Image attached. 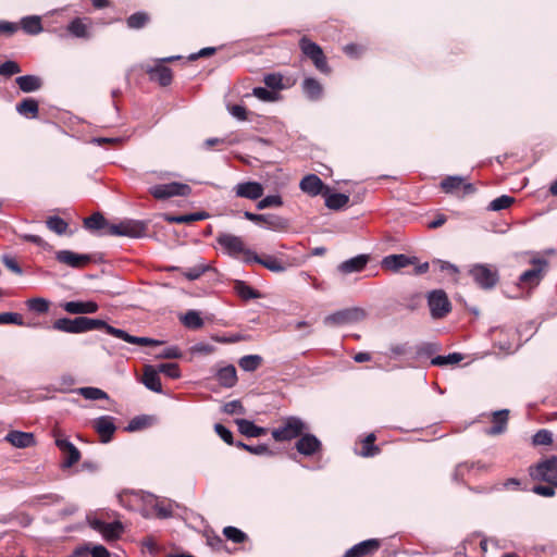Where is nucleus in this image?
Segmentation results:
<instances>
[{
  "label": "nucleus",
  "instance_id": "nucleus-58",
  "mask_svg": "<svg viewBox=\"0 0 557 557\" xmlns=\"http://www.w3.org/2000/svg\"><path fill=\"white\" fill-rule=\"evenodd\" d=\"M0 324H15L18 326H23L24 320L20 313L2 312V313H0Z\"/></svg>",
  "mask_w": 557,
  "mask_h": 557
},
{
  "label": "nucleus",
  "instance_id": "nucleus-14",
  "mask_svg": "<svg viewBox=\"0 0 557 557\" xmlns=\"http://www.w3.org/2000/svg\"><path fill=\"white\" fill-rule=\"evenodd\" d=\"M55 259L60 263L73 269H81L90 262L91 257L89 255L77 253L72 250H59L55 252Z\"/></svg>",
  "mask_w": 557,
  "mask_h": 557
},
{
  "label": "nucleus",
  "instance_id": "nucleus-19",
  "mask_svg": "<svg viewBox=\"0 0 557 557\" xmlns=\"http://www.w3.org/2000/svg\"><path fill=\"white\" fill-rule=\"evenodd\" d=\"M95 430L99 434L102 443H108L116 430L114 418L111 416H101L92 422Z\"/></svg>",
  "mask_w": 557,
  "mask_h": 557
},
{
  "label": "nucleus",
  "instance_id": "nucleus-54",
  "mask_svg": "<svg viewBox=\"0 0 557 557\" xmlns=\"http://www.w3.org/2000/svg\"><path fill=\"white\" fill-rule=\"evenodd\" d=\"M282 205L283 199L280 195H269L258 201L257 209L264 210L267 208L281 207Z\"/></svg>",
  "mask_w": 557,
  "mask_h": 557
},
{
  "label": "nucleus",
  "instance_id": "nucleus-59",
  "mask_svg": "<svg viewBox=\"0 0 557 557\" xmlns=\"http://www.w3.org/2000/svg\"><path fill=\"white\" fill-rule=\"evenodd\" d=\"M552 442L553 433L546 429H542L533 435L534 445H549Z\"/></svg>",
  "mask_w": 557,
  "mask_h": 557
},
{
  "label": "nucleus",
  "instance_id": "nucleus-33",
  "mask_svg": "<svg viewBox=\"0 0 557 557\" xmlns=\"http://www.w3.org/2000/svg\"><path fill=\"white\" fill-rule=\"evenodd\" d=\"M86 21L87 18L75 17L69 23L67 32L75 38H90L89 26Z\"/></svg>",
  "mask_w": 557,
  "mask_h": 557
},
{
  "label": "nucleus",
  "instance_id": "nucleus-7",
  "mask_svg": "<svg viewBox=\"0 0 557 557\" xmlns=\"http://www.w3.org/2000/svg\"><path fill=\"white\" fill-rule=\"evenodd\" d=\"M426 298L432 319H443L451 311V304L443 289L431 290Z\"/></svg>",
  "mask_w": 557,
  "mask_h": 557
},
{
  "label": "nucleus",
  "instance_id": "nucleus-28",
  "mask_svg": "<svg viewBox=\"0 0 557 557\" xmlns=\"http://www.w3.org/2000/svg\"><path fill=\"white\" fill-rule=\"evenodd\" d=\"M508 413L507 409L495 411L492 419L493 425L485 431L486 434L499 435L504 433L507 429Z\"/></svg>",
  "mask_w": 557,
  "mask_h": 557
},
{
  "label": "nucleus",
  "instance_id": "nucleus-38",
  "mask_svg": "<svg viewBox=\"0 0 557 557\" xmlns=\"http://www.w3.org/2000/svg\"><path fill=\"white\" fill-rule=\"evenodd\" d=\"M111 224L104 219V216L97 212L84 220V226L90 231L103 230V233L108 231V226Z\"/></svg>",
  "mask_w": 557,
  "mask_h": 557
},
{
  "label": "nucleus",
  "instance_id": "nucleus-34",
  "mask_svg": "<svg viewBox=\"0 0 557 557\" xmlns=\"http://www.w3.org/2000/svg\"><path fill=\"white\" fill-rule=\"evenodd\" d=\"M150 78L158 82L161 86H168L172 82V71L170 67L158 64L148 70Z\"/></svg>",
  "mask_w": 557,
  "mask_h": 557
},
{
  "label": "nucleus",
  "instance_id": "nucleus-46",
  "mask_svg": "<svg viewBox=\"0 0 557 557\" xmlns=\"http://www.w3.org/2000/svg\"><path fill=\"white\" fill-rule=\"evenodd\" d=\"M513 202H515L513 197L508 196V195H502L488 203L487 210L502 211V210L509 208Z\"/></svg>",
  "mask_w": 557,
  "mask_h": 557
},
{
  "label": "nucleus",
  "instance_id": "nucleus-13",
  "mask_svg": "<svg viewBox=\"0 0 557 557\" xmlns=\"http://www.w3.org/2000/svg\"><path fill=\"white\" fill-rule=\"evenodd\" d=\"M533 264L532 269L524 271L520 276L519 281L522 284H529L530 286H537L544 276L547 261L543 258H535L531 261Z\"/></svg>",
  "mask_w": 557,
  "mask_h": 557
},
{
  "label": "nucleus",
  "instance_id": "nucleus-49",
  "mask_svg": "<svg viewBox=\"0 0 557 557\" xmlns=\"http://www.w3.org/2000/svg\"><path fill=\"white\" fill-rule=\"evenodd\" d=\"M374 441L375 435L373 433L369 434L363 440L362 450L360 451L362 457H373L380 451L379 447L374 445Z\"/></svg>",
  "mask_w": 557,
  "mask_h": 557
},
{
  "label": "nucleus",
  "instance_id": "nucleus-57",
  "mask_svg": "<svg viewBox=\"0 0 557 557\" xmlns=\"http://www.w3.org/2000/svg\"><path fill=\"white\" fill-rule=\"evenodd\" d=\"M222 412L226 414H245L246 409L240 400H232L223 405Z\"/></svg>",
  "mask_w": 557,
  "mask_h": 557
},
{
  "label": "nucleus",
  "instance_id": "nucleus-27",
  "mask_svg": "<svg viewBox=\"0 0 557 557\" xmlns=\"http://www.w3.org/2000/svg\"><path fill=\"white\" fill-rule=\"evenodd\" d=\"M299 187L304 193L310 196H317L322 193L324 184L318 175L308 174L300 181Z\"/></svg>",
  "mask_w": 557,
  "mask_h": 557
},
{
  "label": "nucleus",
  "instance_id": "nucleus-35",
  "mask_svg": "<svg viewBox=\"0 0 557 557\" xmlns=\"http://www.w3.org/2000/svg\"><path fill=\"white\" fill-rule=\"evenodd\" d=\"M16 111L25 117L35 119L39 112L38 101L34 98H25L16 104Z\"/></svg>",
  "mask_w": 557,
  "mask_h": 557
},
{
  "label": "nucleus",
  "instance_id": "nucleus-4",
  "mask_svg": "<svg viewBox=\"0 0 557 557\" xmlns=\"http://www.w3.org/2000/svg\"><path fill=\"white\" fill-rule=\"evenodd\" d=\"M469 274L478 286L486 290L494 288L499 281L497 269L486 263L473 264L469 270Z\"/></svg>",
  "mask_w": 557,
  "mask_h": 557
},
{
  "label": "nucleus",
  "instance_id": "nucleus-15",
  "mask_svg": "<svg viewBox=\"0 0 557 557\" xmlns=\"http://www.w3.org/2000/svg\"><path fill=\"white\" fill-rule=\"evenodd\" d=\"M295 447L300 455L309 457L321 450L322 443L315 435L304 432L298 437Z\"/></svg>",
  "mask_w": 557,
  "mask_h": 557
},
{
  "label": "nucleus",
  "instance_id": "nucleus-25",
  "mask_svg": "<svg viewBox=\"0 0 557 557\" xmlns=\"http://www.w3.org/2000/svg\"><path fill=\"white\" fill-rule=\"evenodd\" d=\"M63 309L71 314H86L98 311V305L95 301H66L62 305Z\"/></svg>",
  "mask_w": 557,
  "mask_h": 557
},
{
  "label": "nucleus",
  "instance_id": "nucleus-32",
  "mask_svg": "<svg viewBox=\"0 0 557 557\" xmlns=\"http://www.w3.org/2000/svg\"><path fill=\"white\" fill-rule=\"evenodd\" d=\"M16 85L23 92H34L41 88L42 81L36 75H23L15 79Z\"/></svg>",
  "mask_w": 557,
  "mask_h": 557
},
{
  "label": "nucleus",
  "instance_id": "nucleus-64",
  "mask_svg": "<svg viewBox=\"0 0 557 557\" xmlns=\"http://www.w3.org/2000/svg\"><path fill=\"white\" fill-rule=\"evenodd\" d=\"M1 261L13 273L18 274V275H21L23 273L22 268L20 267V264L13 257H11L9 255H3L1 257Z\"/></svg>",
  "mask_w": 557,
  "mask_h": 557
},
{
  "label": "nucleus",
  "instance_id": "nucleus-55",
  "mask_svg": "<svg viewBox=\"0 0 557 557\" xmlns=\"http://www.w3.org/2000/svg\"><path fill=\"white\" fill-rule=\"evenodd\" d=\"M149 17L144 12H136L127 18V26L133 29H139L146 25Z\"/></svg>",
  "mask_w": 557,
  "mask_h": 557
},
{
  "label": "nucleus",
  "instance_id": "nucleus-26",
  "mask_svg": "<svg viewBox=\"0 0 557 557\" xmlns=\"http://www.w3.org/2000/svg\"><path fill=\"white\" fill-rule=\"evenodd\" d=\"M141 382L148 389L154 393H162V384L156 367L145 366Z\"/></svg>",
  "mask_w": 557,
  "mask_h": 557
},
{
  "label": "nucleus",
  "instance_id": "nucleus-9",
  "mask_svg": "<svg viewBox=\"0 0 557 557\" xmlns=\"http://www.w3.org/2000/svg\"><path fill=\"white\" fill-rule=\"evenodd\" d=\"M149 191L156 199L164 200L175 196H189L191 193V187L187 184L172 182L168 184L154 185L149 189Z\"/></svg>",
  "mask_w": 557,
  "mask_h": 557
},
{
  "label": "nucleus",
  "instance_id": "nucleus-31",
  "mask_svg": "<svg viewBox=\"0 0 557 557\" xmlns=\"http://www.w3.org/2000/svg\"><path fill=\"white\" fill-rule=\"evenodd\" d=\"M216 380L226 388L233 387L237 383V372L233 364L225 366L218 370Z\"/></svg>",
  "mask_w": 557,
  "mask_h": 557
},
{
  "label": "nucleus",
  "instance_id": "nucleus-40",
  "mask_svg": "<svg viewBox=\"0 0 557 557\" xmlns=\"http://www.w3.org/2000/svg\"><path fill=\"white\" fill-rule=\"evenodd\" d=\"M234 289L244 300L257 299L261 297L257 289L252 288L244 281H236L234 284Z\"/></svg>",
  "mask_w": 557,
  "mask_h": 557
},
{
  "label": "nucleus",
  "instance_id": "nucleus-17",
  "mask_svg": "<svg viewBox=\"0 0 557 557\" xmlns=\"http://www.w3.org/2000/svg\"><path fill=\"white\" fill-rule=\"evenodd\" d=\"M246 263H259L268 270L282 273L286 270L285 264L274 256L260 257L255 251H247V258L244 259Z\"/></svg>",
  "mask_w": 557,
  "mask_h": 557
},
{
  "label": "nucleus",
  "instance_id": "nucleus-50",
  "mask_svg": "<svg viewBox=\"0 0 557 557\" xmlns=\"http://www.w3.org/2000/svg\"><path fill=\"white\" fill-rule=\"evenodd\" d=\"M27 308L36 313H46L49 310V301L45 298H30L26 302Z\"/></svg>",
  "mask_w": 557,
  "mask_h": 557
},
{
  "label": "nucleus",
  "instance_id": "nucleus-45",
  "mask_svg": "<svg viewBox=\"0 0 557 557\" xmlns=\"http://www.w3.org/2000/svg\"><path fill=\"white\" fill-rule=\"evenodd\" d=\"M76 392H77V394L83 396L85 399H89V400H99V399H108L109 398L108 394L98 387H91V386L79 387Z\"/></svg>",
  "mask_w": 557,
  "mask_h": 557
},
{
  "label": "nucleus",
  "instance_id": "nucleus-18",
  "mask_svg": "<svg viewBox=\"0 0 557 557\" xmlns=\"http://www.w3.org/2000/svg\"><path fill=\"white\" fill-rule=\"evenodd\" d=\"M380 546L381 542L377 539L366 540L346 550L344 557L371 556L380 548Z\"/></svg>",
  "mask_w": 557,
  "mask_h": 557
},
{
  "label": "nucleus",
  "instance_id": "nucleus-39",
  "mask_svg": "<svg viewBox=\"0 0 557 557\" xmlns=\"http://www.w3.org/2000/svg\"><path fill=\"white\" fill-rule=\"evenodd\" d=\"M260 355H246L238 360L239 368L245 372H253L262 364Z\"/></svg>",
  "mask_w": 557,
  "mask_h": 557
},
{
  "label": "nucleus",
  "instance_id": "nucleus-53",
  "mask_svg": "<svg viewBox=\"0 0 557 557\" xmlns=\"http://www.w3.org/2000/svg\"><path fill=\"white\" fill-rule=\"evenodd\" d=\"M156 369L159 373H163L171 379L181 377V370L177 363H160Z\"/></svg>",
  "mask_w": 557,
  "mask_h": 557
},
{
  "label": "nucleus",
  "instance_id": "nucleus-47",
  "mask_svg": "<svg viewBox=\"0 0 557 557\" xmlns=\"http://www.w3.org/2000/svg\"><path fill=\"white\" fill-rule=\"evenodd\" d=\"M122 531L123 525L120 521L107 522L101 534L107 540H115L121 535Z\"/></svg>",
  "mask_w": 557,
  "mask_h": 557
},
{
  "label": "nucleus",
  "instance_id": "nucleus-52",
  "mask_svg": "<svg viewBox=\"0 0 557 557\" xmlns=\"http://www.w3.org/2000/svg\"><path fill=\"white\" fill-rule=\"evenodd\" d=\"M223 534L227 540L232 541L233 543H237V544L245 542V540L247 539L246 533H244L242 530H239L235 527H232V525L225 527L223 529Z\"/></svg>",
  "mask_w": 557,
  "mask_h": 557
},
{
  "label": "nucleus",
  "instance_id": "nucleus-44",
  "mask_svg": "<svg viewBox=\"0 0 557 557\" xmlns=\"http://www.w3.org/2000/svg\"><path fill=\"white\" fill-rule=\"evenodd\" d=\"M235 446L237 448L247 450L250 454L257 455V456H263V455L273 456L274 455V453L265 444L248 445L242 441H238L235 443Z\"/></svg>",
  "mask_w": 557,
  "mask_h": 557
},
{
  "label": "nucleus",
  "instance_id": "nucleus-22",
  "mask_svg": "<svg viewBox=\"0 0 557 557\" xmlns=\"http://www.w3.org/2000/svg\"><path fill=\"white\" fill-rule=\"evenodd\" d=\"M441 187L447 194L454 193L459 188H463V193L466 195L475 191V187L471 183H466L465 178L458 175L445 177L441 182Z\"/></svg>",
  "mask_w": 557,
  "mask_h": 557
},
{
  "label": "nucleus",
  "instance_id": "nucleus-24",
  "mask_svg": "<svg viewBox=\"0 0 557 557\" xmlns=\"http://www.w3.org/2000/svg\"><path fill=\"white\" fill-rule=\"evenodd\" d=\"M5 441L17 448H27L36 444L33 433L22 431H10L5 436Z\"/></svg>",
  "mask_w": 557,
  "mask_h": 557
},
{
  "label": "nucleus",
  "instance_id": "nucleus-51",
  "mask_svg": "<svg viewBox=\"0 0 557 557\" xmlns=\"http://www.w3.org/2000/svg\"><path fill=\"white\" fill-rule=\"evenodd\" d=\"M462 360V355L459 352L448 354L447 356H436L432 359L433 366H447L455 364Z\"/></svg>",
  "mask_w": 557,
  "mask_h": 557
},
{
  "label": "nucleus",
  "instance_id": "nucleus-1",
  "mask_svg": "<svg viewBox=\"0 0 557 557\" xmlns=\"http://www.w3.org/2000/svg\"><path fill=\"white\" fill-rule=\"evenodd\" d=\"M109 324L100 319L77 317L75 319L61 318L52 323V329L60 332L79 334L91 330H104L108 333Z\"/></svg>",
  "mask_w": 557,
  "mask_h": 557
},
{
  "label": "nucleus",
  "instance_id": "nucleus-23",
  "mask_svg": "<svg viewBox=\"0 0 557 557\" xmlns=\"http://www.w3.org/2000/svg\"><path fill=\"white\" fill-rule=\"evenodd\" d=\"M369 259L370 258L368 255H358L341 262L337 267V270L345 275L361 272L368 264Z\"/></svg>",
  "mask_w": 557,
  "mask_h": 557
},
{
  "label": "nucleus",
  "instance_id": "nucleus-29",
  "mask_svg": "<svg viewBox=\"0 0 557 557\" xmlns=\"http://www.w3.org/2000/svg\"><path fill=\"white\" fill-rule=\"evenodd\" d=\"M235 423L240 434L247 437H259L267 433V429L256 425L247 419H236Z\"/></svg>",
  "mask_w": 557,
  "mask_h": 557
},
{
  "label": "nucleus",
  "instance_id": "nucleus-8",
  "mask_svg": "<svg viewBox=\"0 0 557 557\" xmlns=\"http://www.w3.org/2000/svg\"><path fill=\"white\" fill-rule=\"evenodd\" d=\"M530 474L534 480L557 486V456L537 462L530 469Z\"/></svg>",
  "mask_w": 557,
  "mask_h": 557
},
{
  "label": "nucleus",
  "instance_id": "nucleus-60",
  "mask_svg": "<svg viewBox=\"0 0 557 557\" xmlns=\"http://www.w3.org/2000/svg\"><path fill=\"white\" fill-rule=\"evenodd\" d=\"M252 95L262 101H274L276 99L275 91L269 90L265 87H255Z\"/></svg>",
  "mask_w": 557,
  "mask_h": 557
},
{
  "label": "nucleus",
  "instance_id": "nucleus-62",
  "mask_svg": "<svg viewBox=\"0 0 557 557\" xmlns=\"http://www.w3.org/2000/svg\"><path fill=\"white\" fill-rule=\"evenodd\" d=\"M214 431L227 445H235L236 442L233 440V433L223 424H214Z\"/></svg>",
  "mask_w": 557,
  "mask_h": 557
},
{
  "label": "nucleus",
  "instance_id": "nucleus-12",
  "mask_svg": "<svg viewBox=\"0 0 557 557\" xmlns=\"http://www.w3.org/2000/svg\"><path fill=\"white\" fill-rule=\"evenodd\" d=\"M54 443H55V446L60 449V451L64 456V460L61 465L62 469L71 468L79 461L81 456H82L81 451L66 437L57 436Z\"/></svg>",
  "mask_w": 557,
  "mask_h": 557
},
{
  "label": "nucleus",
  "instance_id": "nucleus-10",
  "mask_svg": "<svg viewBox=\"0 0 557 557\" xmlns=\"http://www.w3.org/2000/svg\"><path fill=\"white\" fill-rule=\"evenodd\" d=\"M244 218L257 224H263L268 230L280 232L288 227V221L276 214H257L244 212Z\"/></svg>",
  "mask_w": 557,
  "mask_h": 557
},
{
  "label": "nucleus",
  "instance_id": "nucleus-3",
  "mask_svg": "<svg viewBox=\"0 0 557 557\" xmlns=\"http://www.w3.org/2000/svg\"><path fill=\"white\" fill-rule=\"evenodd\" d=\"M148 223L140 220L126 219L119 223L108 226L103 235L125 236L131 238H141L146 236Z\"/></svg>",
  "mask_w": 557,
  "mask_h": 557
},
{
  "label": "nucleus",
  "instance_id": "nucleus-41",
  "mask_svg": "<svg viewBox=\"0 0 557 557\" xmlns=\"http://www.w3.org/2000/svg\"><path fill=\"white\" fill-rule=\"evenodd\" d=\"M349 201V197L345 194L334 193L325 197V206L332 210L343 209Z\"/></svg>",
  "mask_w": 557,
  "mask_h": 557
},
{
  "label": "nucleus",
  "instance_id": "nucleus-56",
  "mask_svg": "<svg viewBox=\"0 0 557 557\" xmlns=\"http://www.w3.org/2000/svg\"><path fill=\"white\" fill-rule=\"evenodd\" d=\"M22 72L21 66L17 64V62L8 60L3 63H0V75L10 77L14 74H18Z\"/></svg>",
  "mask_w": 557,
  "mask_h": 557
},
{
  "label": "nucleus",
  "instance_id": "nucleus-43",
  "mask_svg": "<svg viewBox=\"0 0 557 557\" xmlns=\"http://www.w3.org/2000/svg\"><path fill=\"white\" fill-rule=\"evenodd\" d=\"M182 323L187 327L191 330H198L202 327L203 320L200 317L199 312L196 310H188L182 318Z\"/></svg>",
  "mask_w": 557,
  "mask_h": 557
},
{
  "label": "nucleus",
  "instance_id": "nucleus-11",
  "mask_svg": "<svg viewBox=\"0 0 557 557\" xmlns=\"http://www.w3.org/2000/svg\"><path fill=\"white\" fill-rule=\"evenodd\" d=\"M216 242L223 250L232 257H237L239 253H243L245 258H247V251H252L245 247L239 236L230 233H220L216 237Z\"/></svg>",
  "mask_w": 557,
  "mask_h": 557
},
{
  "label": "nucleus",
  "instance_id": "nucleus-37",
  "mask_svg": "<svg viewBox=\"0 0 557 557\" xmlns=\"http://www.w3.org/2000/svg\"><path fill=\"white\" fill-rule=\"evenodd\" d=\"M22 29L28 35H38L42 32L41 18L38 15L25 16L21 20Z\"/></svg>",
  "mask_w": 557,
  "mask_h": 557
},
{
  "label": "nucleus",
  "instance_id": "nucleus-36",
  "mask_svg": "<svg viewBox=\"0 0 557 557\" xmlns=\"http://www.w3.org/2000/svg\"><path fill=\"white\" fill-rule=\"evenodd\" d=\"M157 419L153 416L140 414L134 417L125 428L127 432H137L154 424Z\"/></svg>",
  "mask_w": 557,
  "mask_h": 557
},
{
  "label": "nucleus",
  "instance_id": "nucleus-2",
  "mask_svg": "<svg viewBox=\"0 0 557 557\" xmlns=\"http://www.w3.org/2000/svg\"><path fill=\"white\" fill-rule=\"evenodd\" d=\"M309 428L306 422L296 416H289L282 419V424L273 429L272 437L276 442H288L298 438Z\"/></svg>",
  "mask_w": 557,
  "mask_h": 557
},
{
  "label": "nucleus",
  "instance_id": "nucleus-5",
  "mask_svg": "<svg viewBox=\"0 0 557 557\" xmlns=\"http://www.w3.org/2000/svg\"><path fill=\"white\" fill-rule=\"evenodd\" d=\"M299 47L301 49V52L313 62L318 71H320L323 74H329L331 72V69L326 61V57L324 55L322 48L318 44L311 41L308 37L304 36L299 40Z\"/></svg>",
  "mask_w": 557,
  "mask_h": 557
},
{
  "label": "nucleus",
  "instance_id": "nucleus-20",
  "mask_svg": "<svg viewBox=\"0 0 557 557\" xmlns=\"http://www.w3.org/2000/svg\"><path fill=\"white\" fill-rule=\"evenodd\" d=\"M417 261L416 257H409L404 253L398 255H388L383 258L382 260V267L385 270L392 271V272H398L399 270L414 264Z\"/></svg>",
  "mask_w": 557,
  "mask_h": 557
},
{
  "label": "nucleus",
  "instance_id": "nucleus-6",
  "mask_svg": "<svg viewBox=\"0 0 557 557\" xmlns=\"http://www.w3.org/2000/svg\"><path fill=\"white\" fill-rule=\"evenodd\" d=\"M366 318V311L361 308H346L333 312L323 319L326 326H342L357 323Z\"/></svg>",
  "mask_w": 557,
  "mask_h": 557
},
{
  "label": "nucleus",
  "instance_id": "nucleus-42",
  "mask_svg": "<svg viewBox=\"0 0 557 557\" xmlns=\"http://www.w3.org/2000/svg\"><path fill=\"white\" fill-rule=\"evenodd\" d=\"M207 216H208V214L206 212H195V213L183 214V215H165L164 220L170 223L183 224V223H189V222H194V221H200V220L206 219Z\"/></svg>",
  "mask_w": 557,
  "mask_h": 557
},
{
  "label": "nucleus",
  "instance_id": "nucleus-21",
  "mask_svg": "<svg viewBox=\"0 0 557 557\" xmlns=\"http://www.w3.org/2000/svg\"><path fill=\"white\" fill-rule=\"evenodd\" d=\"M235 194L237 197L250 200H257L262 197L264 188L258 182H244L235 186Z\"/></svg>",
  "mask_w": 557,
  "mask_h": 557
},
{
  "label": "nucleus",
  "instance_id": "nucleus-48",
  "mask_svg": "<svg viewBox=\"0 0 557 557\" xmlns=\"http://www.w3.org/2000/svg\"><path fill=\"white\" fill-rule=\"evenodd\" d=\"M47 227L58 235H62L67 230V223L60 216H50L46 221Z\"/></svg>",
  "mask_w": 557,
  "mask_h": 557
},
{
  "label": "nucleus",
  "instance_id": "nucleus-63",
  "mask_svg": "<svg viewBox=\"0 0 557 557\" xmlns=\"http://www.w3.org/2000/svg\"><path fill=\"white\" fill-rule=\"evenodd\" d=\"M182 357V351L177 346H170L164 348L161 352L156 355L158 359H178Z\"/></svg>",
  "mask_w": 557,
  "mask_h": 557
},
{
  "label": "nucleus",
  "instance_id": "nucleus-61",
  "mask_svg": "<svg viewBox=\"0 0 557 557\" xmlns=\"http://www.w3.org/2000/svg\"><path fill=\"white\" fill-rule=\"evenodd\" d=\"M282 81H283L282 75L275 74V73L265 75L264 79H263L265 86L271 89H282L283 88Z\"/></svg>",
  "mask_w": 557,
  "mask_h": 557
},
{
  "label": "nucleus",
  "instance_id": "nucleus-30",
  "mask_svg": "<svg viewBox=\"0 0 557 557\" xmlns=\"http://www.w3.org/2000/svg\"><path fill=\"white\" fill-rule=\"evenodd\" d=\"M301 86L302 91L305 92L308 99L317 101L322 97L323 87L318 79L313 77H307L304 79Z\"/></svg>",
  "mask_w": 557,
  "mask_h": 557
},
{
  "label": "nucleus",
  "instance_id": "nucleus-16",
  "mask_svg": "<svg viewBox=\"0 0 557 557\" xmlns=\"http://www.w3.org/2000/svg\"><path fill=\"white\" fill-rule=\"evenodd\" d=\"M108 334L117 337L124 342H127L129 344H135L139 346H158L163 344L162 341L153 339L150 337H139L128 334L126 331L122 329H116L112 325L108 326Z\"/></svg>",
  "mask_w": 557,
  "mask_h": 557
}]
</instances>
